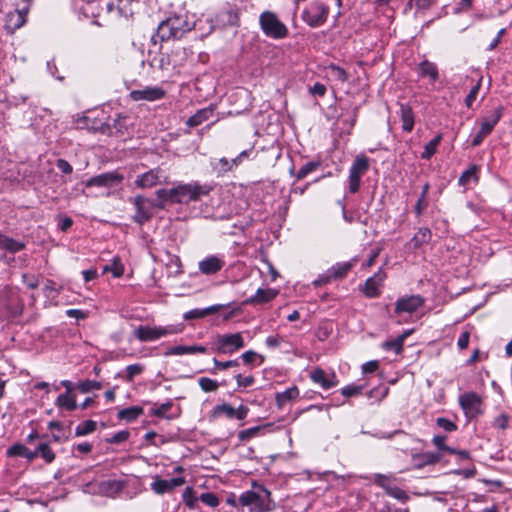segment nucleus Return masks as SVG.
Listing matches in <instances>:
<instances>
[{
  "label": "nucleus",
  "instance_id": "f257e3e1",
  "mask_svg": "<svg viewBox=\"0 0 512 512\" xmlns=\"http://www.w3.org/2000/svg\"><path fill=\"white\" fill-rule=\"evenodd\" d=\"M190 30L189 23L181 16L169 17L158 25L156 33L151 37V41L156 45L157 39L161 42L170 39H180Z\"/></svg>",
  "mask_w": 512,
  "mask_h": 512
},
{
  "label": "nucleus",
  "instance_id": "f03ea898",
  "mask_svg": "<svg viewBox=\"0 0 512 512\" xmlns=\"http://www.w3.org/2000/svg\"><path fill=\"white\" fill-rule=\"evenodd\" d=\"M242 506H249L251 512H269L275 508L271 492L264 486H257V490H248L239 497Z\"/></svg>",
  "mask_w": 512,
  "mask_h": 512
},
{
  "label": "nucleus",
  "instance_id": "7ed1b4c3",
  "mask_svg": "<svg viewBox=\"0 0 512 512\" xmlns=\"http://www.w3.org/2000/svg\"><path fill=\"white\" fill-rule=\"evenodd\" d=\"M212 190L213 187L209 184H200L198 182L180 184L174 187V203L188 204L199 201L203 196L209 195Z\"/></svg>",
  "mask_w": 512,
  "mask_h": 512
},
{
  "label": "nucleus",
  "instance_id": "20e7f679",
  "mask_svg": "<svg viewBox=\"0 0 512 512\" xmlns=\"http://www.w3.org/2000/svg\"><path fill=\"white\" fill-rule=\"evenodd\" d=\"M259 24L263 33L272 39H284L288 36V28L272 11H264L259 16Z\"/></svg>",
  "mask_w": 512,
  "mask_h": 512
},
{
  "label": "nucleus",
  "instance_id": "39448f33",
  "mask_svg": "<svg viewBox=\"0 0 512 512\" xmlns=\"http://www.w3.org/2000/svg\"><path fill=\"white\" fill-rule=\"evenodd\" d=\"M369 159L365 155L356 156L349 170V192L359 191L361 178L369 170Z\"/></svg>",
  "mask_w": 512,
  "mask_h": 512
},
{
  "label": "nucleus",
  "instance_id": "423d86ee",
  "mask_svg": "<svg viewBox=\"0 0 512 512\" xmlns=\"http://www.w3.org/2000/svg\"><path fill=\"white\" fill-rule=\"evenodd\" d=\"M329 8L321 1L311 2L303 11V20L311 27L322 25L328 16Z\"/></svg>",
  "mask_w": 512,
  "mask_h": 512
},
{
  "label": "nucleus",
  "instance_id": "0eeeda50",
  "mask_svg": "<svg viewBox=\"0 0 512 512\" xmlns=\"http://www.w3.org/2000/svg\"><path fill=\"white\" fill-rule=\"evenodd\" d=\"M179 330L173 326L150 327L140 325L135 331V337L141 342L154 341L169 334H176Z\"/></svg>",
  "mask_w": 512,
  "mask_h": 512
},
{
  "label": "nucleus",
  "instance_id": "6e6552de",
  "mask_svg": "<svg viewBox=\"0 0 512 512\" xmlns=\"http://www.w3.org/2000/svg\"><path fill=\"white\" fill-rule=\"evenodd\" d=\"M244 345V339L240 333L225 334L218 336L214 350L221 354H232Z\"/></svg>",
  "mask_w": 512,
  "mask_h": 512
},
{
  "label": "nucleus",
  "instance_id": "1a4fd4ad",
  "mask_svg": "<svg viewBox=\"0 0 512 512\" xmlns=\"http://www.w3.org/2000/svg\"><path fill=\"white\" fill-rule=\"evenodd\" d=\"M25 5L17 8L6 15L5 28L9 33H14L17 29L21 28L27 21V15L30 10L31 0H22Z\"/></svg>",
  "mask_w": 512,
  "mask_h": 512
},
{
  "label": "nucleus",
  "instance_id": "9d476101",
  "mask_svg": "<svg viewBox=\"0 0 512 512\" xmlns=\"http://www.w3.org/2000/svg\"><path fill=\"white\" fill-rule=\"evenodd\" d=\"M215 21L221 28L239 26V8L236 5L226 3L216 14Z\"/></svg>",
  "mask_w": 512,
  "mask_h": 512
},
{
  "label": "nucleus",
  "instance_id": "9b49d317",
  "mask_svg": "<svg viewBox=\"0 0 512 512\" xmlns=\"http://www.w3.org/2000/svg\"><path fill=\"white\" fill-rule=\"evenodd\" d=\"M459 403L464 413L469 418H474L482 413L481 397L475 392H467L459 397Z\"/></svg>",
  "mask_w": 512,
  "mask_h": 512
},
{
  "label": "nucleus",
  "instance_id": "f8f14e48",
  "mask_svg": "<svg viewBox=\"0 0 512 512\" xmlns=\"http://www.w3.org/2000/svg\"><path fill=\"white\" fill-rule=\"evenodd\" d=\"M249 413V408L245 405H240L238 408L232 407L230 404L223 403L216 405L211 411L212 418H218L225 415L229 419L244 420Z\"/></svg>",
  "mask_w": 512,
  "mask_h": 512
},
{
  "label": "nucleus",
  "instance_id": "ddd939ff",
  "mask_svg": "<svg viewBox=\"0 0 512 512\" xmlns=\"http://www.w3.org/2000/svg\"><path fill=\"white\" fill-rule=\"evenodd\" d=\"M124 177L122 174L111 171L105 172L99 175H96L89 180L86 181V187H111L113 185L119 184L123 181Z\"/></svg>",
  "mask_w": 512,
  "mask_h": 512
},
{
  "label": "nucleus",
  "instance_id": "4468645a",
  "mask_svg": "<svg viewBox=\"0 0 512 512\" xmlns=\"http://www.w3.org/2000/svg\"><path fill=\"white\" fill-rule=\"evenodd\" d=\"M166 95V92L163 88L161 87H150V86H147L143 89H138V90H132L129 94L130 98L133 100V101H141V100H145V101H156V100H160V99H163Z\"/></svg>",
  "mask_w": 512,
  "mask_h": 512
},
{
  "label": "nucleus",
  "instance_id": "2eb2a0df",
  "mask_svg": "<svg viewBox=\"0 0 512 512\" xmlns=\"http://www.w3.org/2000/svg\"><path fill=\"white\" fill-rule=\"evenodd\" d=\"M424 304V298L420 295L402 297L395 304V313H413Z\"/></svg>",
  "mask_w": 512,
  "mask_h": 512
},
{
  "label": "nucleus",
  "instance_id": "dca6fc26",
  "mask_svg": "<svg viewBox=\"0 0 512 512\" xmlns=\"http://www.w3.org/2000/svg\"><path fill=\"white\" fill-rule=\"evenodd\" d=\"M225 265V262L218 256L211 255L199 262V271L204 275H213L219 272Z\"/></svg>",
  "mask_w": 512,
  "mask_h": 512
},
{
  "label": "nucleus",
  "instance_id": "f3484780",
  "mask_svg": "<svg viewBox=\"0 0 512 512\" xmlns=\"http://www.w3.org/2000/svg\"><path fill=\"white\" fill-rule=\"evenodd\" d=\"M385 274L381 271L365 281L362 292L368 298H375L380 295L379 285L383 282Z\"/></svg>",
  "mask_w": 512,
  "mask_h": 512
},
{
  "label": "nucleus",
  "instance_id": "a211bd4d",
  "mask_svg": "<svg viewBox=\"0 0 512 512\" xmlns=\"http://www.w3.org/2000/svg\"><path fill=\"white\" fill-rule=\"evenodd\" d=\"M148 200L143 196H136L133 200V204L136 207V213L133 216V220L138 224H144L152 218V213L147 209L144 204Z\"/></svg>",
  "mask_w": 512,
  "mask_h": 512
},
{
  "label": "nucleus",
  "instance_id": "6ab92c4d",
  "mask_svg": "<svg viewBox=\"0 0 512 512\" xmlns=\"http://www.w3.org/2000/svg\"><path fill=\"white\" fill-rule=\"evenodd\" d=\"M160 172V169H151L139 175L135 180V185L142 189L156 186L159 183Z\"/></svg>",
  "mask_w": 512,
  "mask_h": 512
},
{
  "label": "nucleus",
  "instance_id": "aec40b11",
  "mask_svg": "<svg viewBox=\"0 0 512 512\" xmlns=\"http://www.w3.org/2000/svg\"><path fill=\"white\" fill-rule=\"evenodd\" d=\"M313 382L318 383L324 389H329L335 387L338 383V380L334 373L330 376H327L325 371L321 368H315L310 375Z\"/></svg>",
  "mask_w": 512,
  "mask_h": 512
},
{
  "label": "nucleus",
  "instance_id": "412c9836",
  "mask_svg": "<svg viewBox=\"0 0 512 512\" xmlns=\"http://www.w3.org/2000/svg\"><path fill=\"white\" fill-rule=\"evenodd\" d=\"M277 296V291L271 288H259L256 293L247 298L244 303L250 305L265 304L273 300Z\"/></svg>",
  "mask_w": 512,
  "mask_h": 512
},
{
  "label": "nucleus",
  "instance_id": "4be33fe9",
  "mask_svg": "<svg viewBox=\"0 0 512 512\" xmlns=\"http://www.w3.org/2000/svg\"><path fill=\"white\" fill-rule=\"evenodd\" d=\"M502 112V107L494 109L489 116L483 119L479 131L488 136L502 117Z\"/></svg>",
  "mask_w": 512,
  "mask_h": 512
},
{
  "label": "nucleus",
  "instance_id": "5701e85b",
  "mask_svg": "<svg viewBox=\"0 0 512 512\" xmlns=\"http://www.w3.org/2000/svg\"><path fill=\"white\" fill-rule=\"evenodd\" d=\"M357 262V258H352L351 260L343 263H336L333 265L329 271L333 280H342L347 274L352 270Z\"/></svg>",
  "mask_w": 512,
  "mask_h": 512
},
{
  "label": "nucleus",
  "instance_id": "b1692460",
  "mask_svg": "<svg viewBox=\"0 0 512 512\" xmlns=\"http://www.w3.org/2000/svg\"><path fill=\"white\" fill-rule=\"evenodd\" d=\"M207 348L202 345H191L184 346L178 345L171 347L168 351L165 352L166 356L169 355H184V354H195V353H206Z\"/></svg>",
  "mask_w": 512,
  "mask_h": 512
},
{
  "label": "nucleus",
  "instance_id": "393cba45",
  "mask_svg": "<svg viewBox=\"0 0 512 512\" xmlns=\"http://www.w3.org/2000/svg\"><path fill=\"white\" fill-rule=\"evenodd\" d=\"M400 118L402 121V130L411 132L414 128V112L407 104H400Z\"/></svg>",
  "mask_w": 512,
  "mask_h": 512
},
{
  "label": "nucleus",
  "instance_id": "a878e982",
  "mask_svg": "<svg viewBox=\"0 0 512 512\" xmlns=\"http://www.w3.org/2000/svg\"><path fill=\"white\" fill-rule=\"evenodd\" d=\"M299 397V389L292 386L283 392L276 393L275 400L279 409H282L287 403L296 400Z\"/></svg>",
  "mask_w": 512,
  "mask_h": 512
},
{
  "label": "nucleus",
  "instance_id": "bb28decb",
  "mask_svg": "<svg viewBox=\"0 0 512 512\" xmlns=\"http://www.w3.org/2000/svg\"><path fill=\"white\" fill-rule=\"evenodd\" d=\"M26 244L24 242L15 240L11 237H8L2 233H0V248L10 252V253H17L19 251H22L25 249Z\"/></svg>",
  "mask_w": 512,
  "mask_h": 512
},
{
  "label": "nucleus",
  "instance_id": "cd10ccee",
  "mask_svg": "<svg viewBox=\"0 0 512 512\" xmlns=\"http://www.w3.org/2000/svg\"><path fill=\"white\" fill-rule=\"evenodd\" d=\"M432 238V232L429 228L421 227L417 230L413 238L410 240V245H412L413 249H419L424 244L430 242Z\"/></svg>",
  "mask_w": 512,
  "mask_h": 512
},
{
  "label": "nucleus",
  "instance_id": "c85d7f7f",
  "mask_svg": "<svg viewBox=\"0 0 512 512\" xmlns=\"http://www.w3.org/2000/svg\"><path fill=\"white\" fill-rule=\"evenodd\" d=\"M213 115L212 108H204L198 110L194 115L188 118L186 125L189 127H197L204 121H207Z\"/></svg>",
  "mask_w": 512,
  "mask_h": 512
},
{
  "label": "nucleus",
  "instance_id": "c756f323",
  "mask_svg": "<svg viewBox=\"0 0 512 512\" xmlns=\"http://www.w3.org/2000/svg\"><path fill=\"white\" fill-rule=\"evenodd\" d=\"M56 406L67 411H74L77 408L76 395L62 393L56 399Z\"/></svg>",
  "mask_w": 512,
  "mask_h": 512
},
{
  "label": "nucleus",
  "instance_id": "7c9ffc66",
  "mask_svg": "<svg viewBox=\"0 0 512 512\" xmlns=\"http://www.w3.org/2000/svg\"><path fill=\"white\" fill-rule=\"evenodd\" d=\"M144 413V410L140 406H131L118 411L117 417L120 420L132 422Z\"/></svg>",
  "mask_w": 512,
  "mask_h": 512
},
{
  "label": "nucleus",
  "instance_id": "2f4dec72",
  "mask_svg": "<svg viewBox=\"0 0 512 512\" xmlns=\"http://www.w3.org/2000/svg\"><path fill=\"white\" fill-rule=\"evenodd\" d=\"M409 334L410 331H406L395 339L385 341L382 347L385 350H393L396 354H400L403 351L404 341Z\"/></svg>",
  "mask_w": 512,
  "mask_h": 512
},
{
  "label": "nucleus",
  "instance_id": "473e14b6",
  "mask_svg": "<svg viewBox=\"0 0 512 512\" xmlns=\"http://www.w3.org/2000/svg\"><path fill=\"white\" fill-rule=\"evenodd\" d=\"M479 167L475 164L471 165L467 170H465L458 179V184L460 186H467L471 180L474 182H478L479 176H478Z\"/></svg>",
  "mask_w": 512,
  "mask_h": 512
},
{
  "label": "nucleus",
  "instance_id": "72a5a7b5",
  "mask_svg": "<svg viewBox=\"0 0 512 512\" xmlns=\"http://www.w3.org/2000/svg\"><path fill=\"white\" fill-rule=\"evenodd\" d=\"M218 311V306H210L204 309H193L184 314L185 320L201 319Z\"/></svg>",
  "mask_w": 512,
  "mask_h": 512
},
{
  "label": "nucleus",
  "instance_id": "f704fd0d",
  "mask_svg": "<svg viewBox=\"0 0 512 512\" xmlns=\"http://www.w3.org/2000/svg\"><path fill=\"white\" fill-rule=\"evenodd\" d=\"M429 188H430L429 183H425L422 187L420 197L417 200L415 207H414V212L417 217L421 216L423 211L428 207L427 195H428Z\"/></svg>",
  "mask_w": 512,
  "mask_h": 512
},
{
  "label": "nucleus",
  "instance_id": "c9c22d12",
  "mask_svg": "<svg viewBox=\"0 0 512 512\" xmlns=\"http://www.w3.org/2000/svg\"><path fill=\"white\" fill-rule=\"evenodd\" d=\"M158 202L154 206L158 208H164L165 203H174V188L171 189H159L156 191Z\"/></svg>",
  "mask_w": 512,
  "mask_h": 512
},
{
  "label": "nucleus",
  "instance_id": "e433bc0d",
  "mask_svg": "<svg viewBox=\"0 0 512 512\" xmlns=\"http://www.w3.org/2000/svg\"><path fill=\"white\" fill-rule=\"evenodd\" d=\"M442 140V134H438L432 140H430L424 147V151L421 154V158L429 160L437 151V147Z\"/></svg>",
  "mask_w": 512,
  "mask_h": 512
},
{
  "label": "nucleus",
  "instance_id": "4c0bfd02",
  "mask_svg": "<svg viewBox=\"0 0 512 512\" xmlns=\"http://www.w3.org/2000/svg\"><path fill=\"white\" fill-rule=\"evenodd\" d=\"M420 74L422 76H428L433 81L437 80L438 78V69L436 65L432 62H429L427 60L423 61L419 65Z\"/></svg>",
  "mask_w": 512,
  "mask_h": 512
},
{
  "label": "nucleus",
  "instance_id": "58836bf2",
  "mask_svg": "<svg viewBox=\"0 0 512 512\" xmlns=\"http://www.w3.org/2000/svg\"><path fill=\"white\" fill-rule=\"evenodd\" d=\"M38 455L45 460L47 463H51L55 459V453L52 451L48 443L41 442L36 448Z\"/></svg>",
  "mask_w": 512,
  "mask_h": 512
},
{
  "label": "nucleus",
  "instance_id": "ea45409f",
  "mask_svg": "<svg viewBox=\"0 0 512 512\" xmlns=\"http://www.w3.org/2000/svg\"><path fill=\"white\" fill-rule=\"evenodd\" d=\"M120 14L124 16L133 15V5L139 4L141 0H116Z\"/></svg>",
  "mask_w": 512,
  "mask_h": 512
},
{
  "label": "nucleus",
  "instance_id": "a19ab883",
  "mask_svg": "<svg viewBox=\"0 0 512 512\" xmlns=\"http://www.w3.org/2000/svg\"><path fill=\"white\" fill-rule=\"evenodd\" d=\"M96 422L93 420H86L80 423L75 429L76 436L88 435L96 430Z\"/></svg>",
  "mask_w": 512,
  "mask_h": 512
},
{
  "label": "nucleus",
  "instance_id": "79ce46f5",
  "mask_svg": "<svg viewBox=\"0 0 512 512\" xmlns=\"http://www.w3.org/2000/svg\"><path fill=\"white\" fill-rule=\"evenodd\" d=\"M101 387H102L101 382L96 381V380H84V381H80L79 383L76 384V388L81 393H88L93 390H99V389H101Z\"/></svg>",
  "mask_w": 512,
  "mask_h": 512
},
{
  "label": "nucleus",
  "instance_id": "37998d69",
  "mask_svg": "<svg viewBox=\"0 0 512 512\" xmlns=\"http://www.w3.org/2000/svg\"><path fill=\"white\" fill-rule=\"evenodd\" d=\"M319 166H320V162H315V161L307 162L295 174L296 180L304 179L308 174L315 171Z\"/></svg>",
  "mask_w": 512,
  "mask_h": 512
},
{
  "label": "nucleus",
  "instance_id": "c03bdc74",
  "mask_svg": "<svg viewBox=\"0 0 512 512\" xmlns=\"http://www.w3.org/2000/svg\"><path fill=\"white\" fill-rule=\"evenodd\" d=\"M198 384L204 392H214L218 390L220 384L213 379L208 377H201L198 379Z\"/></svg>",
  "mask_w": 512,
  "mask_h": 512
},
{
  "label": "nucleus",
  "instance_id": "a18cd8bd",
  "mask_svg": "<svg viewBox=\"0 0 512 512\" xmlns=\"http://www.w3.org/2000/svg\"><path fill=\"white\" fill-rule=\"evenodd\" d=\"M447 437L445 435H435L432 439V443L439 451L447 453H455L456 449L451 448L445 444Z\"/></svg>",
  "mask_w": 512,
  "mask_h": 512
},
{
  "label": "nucleus",
  "instance_id": "49530a36",
  "mask_svg": "<svg viewBox=\"0 0 512 512\" xmlns=\"http://www.w3.org/2000/svg\"><path fill=\"white\" fill-rule=\"evenodd\" d=\"M386 494L402 502L409 500L408 494L397 486H389L386 488Z\"/></svg>",
  "mask_w": 512,
  "mask_h": 512
},
{
  "label": "nucleus",
  "instance_id": "de8ad7c7",
  "mask_svg": "<svg viewBox=\"0 0 512 512\" xmlns=\"http://www.w3.org/2000/svg\"><path fill=\"white\" fill-rule=\"evenodd\" d=\"M144 371V366L140 363H136V364H132V365H128L126 367V376H125V380L127 382H132L134 377L136 375H139L141 374L142 372Z\"/></svg>",
  "mask_w": 512,
  "mask_h": 512
},
{
  "label": "nucleus",
  "instance_id": "09e8293b",
  "mask_svg": "<svg viewBox=\"0 0 512 512\" xmlns=\"http://www.w3.org/2000/svg\"><path fill=\"white\" fill-rule=\"evenodd\" d=\"M213 363H214V369H212L210 371L212 374H216L217 371L226 370L230 367H235V366L239 365L237 360H229V361L222 362V361L217 360L216 358L213 359Z\"/></svg>",
  "mask_w": 512,
  "mask_h": 512
},
{
  "label": "nucleus",
  "instance_id": "8fccbe9b",
  "mask_svg": "<svg viewBox=\"0 0 512 512\" xmlns=\"http://www.w3.org/2000/svg\"><path fill=\"white\" fill-rule=\"evenodd\" d=\"M261 429H262L261 426H255V427H251V428H248V429H245V430H241L238 433V438H239V440L241 442L248 441L251 438L257 436Z\"/></svg>",
  "mask_w": 512,
  "mask_h": 512
},
{
  "label": "nucleus",
  "instance_id": "3c124183",
  "mask_svg": "<svg viewBox=\"0 0 512 512\" xmlns=\"http://www.w3.org/2000/svg\"><path fill=\"white\" fill-rule=\"evenodd\" d=\"M183 501L184 503L190 507V508H194L195 507V504L198 500V498L195 496V492L193 490V488L191 487H186L184 492H183Z\"/></svg>",
  "mask_w": 512,
  "mask_h": 512
},
{
  "label": "nucleus",
  "instance_id": "603ef678",
  "mask_svg": "<svg viewBox=\"0 0 512 512\" xmlns=\"http://www.w3.org/2000/svg\"><path fill=\"white\" fill-rule=\"evenodd\" d=\"M27 447L21 443H14L7 450L9 457H24Z\"/></svg>",
  "mask_w": 512,
  "mask_h": 512
},
{
  "label": "nucleus",
  "instance_id": "864d4df0",
  "mask_svg": "<svg viewBox=\"0 0 512 512\" xmlns=\"http://www.w3.org/2000/svg\"><path fill=\"white\" fill-rule=\"evenodd\" d=\"M172 406L173 402L172 400H169L166 403L161 404L158 408L153 409L151 414L159 418H169L166 414Z\"/></svg>",
  "mask_w": 512,
  "mask_h": 512
},
{
  "label": "nucleus",
  "instance_id": "5fc2aeb1",
  "mask_svg": "<svg viewBox=\"0 0 512 512\" xmlns=\"http://www.w3.org/2000/svg\"><path fill=\"white\" fill-rule=\"evenodd\" d=\"M122 488V483L116 480H107L101 483V489L105 492H119Z\"/></svg>",
  "mask_w": 512,
  "mask_h": 512
},
{
  "label": "nucleus",
  "instance_id": "6e6d98bb",
  "mask_svg": "<svg viewBox=\"0 0 512 512\" xmlns=\"http://www.w3.org/2000/svg\"><path fill=\"white\" fill-rule=\"evenodd\" d=\"M111 271L114 277H121L124 273V267L119 259H114L112 265L106 266L104 272Z\"/></svg>",
  "mask_w": 512,
  "mask_h": 512
},
{
  "label": "nucleus",
  "instance_id": "4d7b16f0",
  "mask_svg": "<svg viewBox=\"0 0 512 512\" xmlns=\"http://www.w3.org/2000/svg\"><path fill=\"white\" fill-rule=\"evenodd\" d=\"M436 424L438 427L444 429L447 432H453L457 430V425L451 420L444 417L437 418Z\"/></svg>",
  "mask_w": 512,
  "mask_h": 512
},
{
  "label": "nucleus",
  "instance_id": "13d9d810",
  "mask_svg": "<svg viewBox=\"0 0 512 512\" xmlns=\"http://www.w3.org/2000/svg\"><path fill=\"white\" fill-rule=\"evenodd\" d=\"M130 437V432L128 430H122L114 434L111 438L106 439V441L110 444H120L125 442Z\"/></svg>",
  "mask_w": 512,
  "mask_h": 512
},
{
  "label": "nucleus",
  "instance_id": "bf43d9fd",
  "mask_svg": "<svg viewBox=\"0 0 512 512\" xmlns=\"http://www.w3.org/2000/svg\"><path fill=\"white\" fill-rule=\"evenodd\" d=\"M199 499L210 507H216L219 504L218 497L212 492L202 493Z\"/></svg>",
  "mask_w": 512,
  "mask_h": 512
},
{
  "label": "nucleus",
  "instance_id": "052dcab7",
  "mask_svg": "<svg viewBox=\"0 0 512 512\" xmlns=\"http://www.w3.org/2000/svg\"><path fill=\"white\" fill-rule=\"evenodd\" d=\"M480 86H481V80H479L478 83L471 88L470 92L466 96L465 104L468 108H471L474 101L476 100V97L480 90Z\"/></svg>",
  "mask_w": 512,
  "mask_h": 512
},
{
  "label": "nucleus",
  "instance_id": "680f3d73",
  "mask_svg": "<svg viewBox=\"0 0 512 512\" xmlns=\"http://www.w3.org/2000/svg\"><path fill=\"white\" fill-rule=\"evenodd\" d=\"M332 76L341 82H346L348 80V73L341 67L336 65L330 66Z\"/></svg>",
  "mask_w": 512,
  "mask_h": 512
},
{
  "label": "nucleus",
  "instance_id": "e2e57ef3",
  "mask_svg": "<svg viewBox=\"0 0 512 512\" xmlns=\"http://www.w3.org/2000/svg\"><path fill=\"white\" fill-rule=\"evenodd\" d=\"M441 457L442 456L439 452H431V451L425 452L421 455V458H422L424 464H427V465H431V464H435V463L439 462Z\"/></svg>",
  "mask_w": 512,
  "mask_h": 512
},
{
  "label": "nucleus",
  "instance_id": "0e129e2a",
  "mask_svg": "<svg viewBox=\"0 0 512 512\" xmlns=\"http://www.w3.org/2000/svg\"><path fill=\"white\" fill-rule=\"evenodd\" d=\"M152 490L157 494H164L169 491L168 482L164 479H157L151 485Z\"/></svg>",
  "mask_w": 512,
  "mask_h": 512
},
{
  "label": "nucleus",
  "instance_id": "69168bd1",
  "mask_svg": "<svg viewBox=\"0 0 512 512\" xmlns=\"http://www.w3.org/2000/svg\"><path fill=\"white\" fill-rule=\"evenodd\" d=\"M394 480V478L390 475H384L377 473L374 475V483L378 485L379 487L383 488L386 491V488H388L390 485L387 484V482Z\"/></svg>",
  "mask_w": 512,
  "mask_h": 512
},
{
  "label": "nucleus",
  "instance_id": "338daca9",
  "mask_svg": "<svg viewBox=\"0 0 512 512\" xmlns=\"http://www.w3.org/2000/svg\"><path fill=\"white\" fill-rule=\"evenodd\" d=\"M508 420V415L502 413L494 419L492 426L496 429L505 430L508 427Z\"/></svg>",
  "mask_w": 512,
  "mask_h": 512
},
{
  "label": "nucleus",
  "instance_id": "774afa93",
  "mask_svg": "<svg viewBox=\"0 0 512 512\" xmlns=\"http://www.w3.org/2000/svg\"><path fill=\"white\" fill-rule=\"evenodd\" d=\"M362 389L361 385H348L341 389V393L345 397H351L360 394Z\"/></svg>",
  "mask_w": 512,
  "mask_h": 512
}]
</instances>
